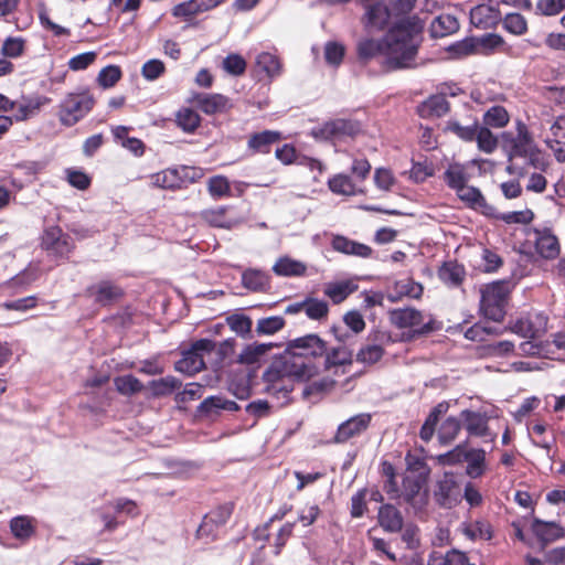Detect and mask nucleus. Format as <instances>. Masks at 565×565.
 <instances>
[{"mask_svg": "<svg viewBox=\"0 0 565 565\" xmlns=\"http://www.w3.org/2000/svg\"><path fill=\"white\" fill-rule=\"evenodd\" d=\"M326 351L327 343L313 333L288 341L284 353L263 373L265 393L281 405L288 403L296 382H306L318 374L319 367L312 359L323 356Z\"/></svg>", "mask_w": 565, "mask_h": 565, "instance_id": "obj_1", "label": "nucleus"}, {"mask_svg": "<svg viewBox=\"0 0 565 565\" xmlns=\"http://www.w3.org/2000/svg\"><path fill=\"white\" fill-rule=\"evenodd\" d=\"M424 29L423 21L416 17L398 20L382 40L363 39L358 42L356 53L361 62L386 55V64L391 70L412 66L419 45V36Z\"/></svg>", "mask_w": 565, "mask_h": 565, "instance_id": "obj_2", "label": "nucleus"}, {"mask_svg": "<svg viewBox=\"0 0 565 565\" xmlns=\"http://www.w3.org/2000/svg\"><path fill=\"white\" fill-rule=\"evenodd\" d=\"M390 321L398 329H409L405 334L406 340L417 339L419 337L428 335L441 328L440 322H437L431 316H426L418 309L406 307L396 308L388 312Z\"/></svg>", "mask_w": 565, "mask_h": 565, "instance_id": "obj_3", "label": "nucleus"}, {"mask_svg": "<svg viewBox=\"0 0 565 565\" xmlns=\"http://www.w3.org/2000/svg\"><path fill=\"white\" fill-rule=\"evenodd\" d=\"M95 98L88 90L68 93L58 106L62 125L72 127L83 119L94 107Z\"/></svg>", "mask_w": 565, "mask_h": 565, "instance_id": "obj_4", "label": "nucleus"}, {"mask_svg": "<svg viewBox=\"0 0 565 565\" xmlns=\"http://www.w3.org/2000/svg\"><path fill=\"white\" fill-rule=\"evenodd\" d=\"M508 287L503 281L487 285L481 291L480 308L486 318L500 322L505 316Z\"/></svg>", "mask_w": 565, "mask_h": 565, "instance_id": "obj_5", "label": "nucleus"}, {"mask_svg": "<svg viewBox=\"0 0 565 565\" xmlns=\"http://www.w3.org/2000/svg\"><path fill=\"white\" fill-rule=\"evenodd\" d=\"M516 129V135L511 131H504L501 135V147L508 154L509 160L524 158L535 146L527 127L523 122L519 121Z\"/></svg>", "mask_w": 565, "mask_h": 565, "instance_id": "obj_6", "label": "nucleus"}, {"mask_svg": "<svg viewBox=\"0 0 565 565\" xmlns=\"http://www.w3.org/2000/svg\"><path fill=\"white\" fill-rule=\"evenodd\" d=\"M362 131V125L354 119L338 118L324 122L312 131L316 138L323 140H341L347 137L354 138Z\"/></svg>", "mask_w": 565, "mask_h": 565, "instance_id": "obj_7", "label": "nucleus"}, {"mask_svg": "<svg viewBox=\"0 0 565 565\" xmlns=\"http://www.w3.org/2000/svg\"><path fill=\"white\" fill-rule=\"evenodd\" d=\"M232 513L233 507L224 504L205 514L196 531L198 537L205 540V543L218 539L222 527L226 524Z\"/></svg>", "mask_w": 565, "mask_h": 565, "instance_id": "obj_8", "label": "nucleus"}, {"mask_svg": "<svg viewBox=\"0 0 565 565\" xmlns=\"http://www.w3.org/2000/svg\"><path fill=\"white\" fill-rule=\"evenodd\" d=\"M41 246L50 256L57 259H67L74 249L72 238L58 226H50L44 231Z\"/></svg>", "mask_w": 565, "mask_h": 565, "instance_id": "obj_9", "label": "nucleus"}, {"mask_svg": "<svg viewBox=\"0 0 565 565\" xmlns=\"http://www.w3.org/2000/svg\"><path fill=\"white\" fill-rule=\"evenodd\" d=\"M84 295L87 298H92L94 303L100 307H108L124 296V290L115 281L104 279L87 286Z\"/></svg>", "mask_w": 565, "mask_h": 565, "instance_id": "obj_10", "label": "nucleus"}, {"mask_svg": "<svg viewBox=\"0 0 565 565\" xmlns=\"http://www.w3.org/2000/svg\"><path fill=\"white\" fill-rule=\"evenodd\" d=\"M460 417L469 436L490 438V440L495 438V434H492L489 427L490 416L486 412L463 409L460 412Z\"/></svg>", "mask_w": 565, "mask_h": 565, "instance_id": "obj_11", "label": "nucleus"}, {"mask_svg": "<svg viewBox=\"0 0 565 565\" xmlns=\"http://www.w3.org/2000/svg\"><path fill=\"white\" fill-rule=\"evenodd\" d=\"M372 416L369 413H361L341 423L333 437L337 444H344L351 438L363 434L371 424Z\"/></svg>", "mask_w": 565, "mask_h": 565, "instance_id": "obj_12", "label": "nucleus"}, {"mask_svg": "<svg viewBox=\"0 0 565 565\" xmlns=\"http://www.w3.org/2000/svg\"><path fill=\"white\" fill-rule=\"evenodd\" d=\"M456 194L468 207L479 211L484 216L497 215V209L487 202L478 188L466 184L460 191H456Z\"/></svg>", "mask_w": 565, "mask_h": 565, "instance_id": "obj_13", "label": "nucleus"}, {"mask_svg": "<svg viewBox=\"0 0 565 565\" xmlns=\"http://www.w3.org/2000/svg\"><path fill=\"white\" fill-rule=\"evenodd\" d=\"M457 482L452 472H445L440 479L437 480L434 489V499L441 508H451L458 501L457 499Z\"/></svg>", "mask_w": 565, "mask_h": 565, "instance_id": "obj_14", "label": "nucleus"}, {"mask_svg": "<svg viewBox=\"0 0 565 565\" xmlns=\"http://www.w3.org/2000/svg\"><path fill=\"white\" fill-rule=\"evenodd\" d=\"M391 20V12L385 1L366 6L364 26L369 32L384 30Z\"/></svg>", "mask_w": 565, "mask_h": 565, "instance_id": "obj_15", "label": "nucleus"}, {"mask_svg": "<svg viewBox=\"0 0 565 565\" xmlns=\"http://www.w3.org/2000/svg\"><path fill=\"white\" fill-rule=\"evenodd\" d=\"M531 530L543 545L565 536V530L559 523L555 521H543L539 518H533Z\"/></svg>", "mask_w": 565, "mask_h": 565, "instance_id": "obj_16", "label": "nucleus"}, {"mask_svg": "<svg viewBox=\"0 0 565 565\" xmlns=\"http://www.w3.org/2000/svg\"><path fill=\"white\" fill-rule=\"evenodd\" d=\"M281 138V132L276 130L255 132L248 137L247 149L252 153L267 154L271 151L273 146L278 143Z\"/></svg>", "mask_w": 565, "mask_h": 565, "instance_id": "obj_17", "label": "nucleus"}, {"mask_svg": "<svg viewBox=\"0 0 565 565\" xmlns=\"http://www.w3.org/2000/svg\"><path fill=\"white\" fill-rule=\"evenodd\" d=\"M239 406L236 402L227 399L222 395L209 396L198 406V413L201 416L214 417L222 411L236 412Z\"/></svg>", "mask_w": 565, "mask_h": 565, "instance_id": "obj_18", "label": "nucleus"}, {"mask_svg": "<svg viewBox=\"0 0 565 565\" xmlns=\"http://www.w3.org/2000/svg\"><path fill=\"white\" fill-rule=\"evenodd\" d=\"M379 523L388 533H397L403 530L404 519L401 511L393 504H383L379 509Z\"/></svg>", "mask_w": 565, "mask_h": 565, "instance_id": "obj_19", "label": "nucleus"}, {"mask_svg": "<svg viewBox=\"0 0 565 565\" xmlns=\"http://www.w3.org/2000/svg\"><path fill=\"white\" fill-rule=\"evenodd\" d=\"M449 110L450 105L443 94L428 97L417 107V113L423 118H439L448 114Z\"/></svg>", "mask_w": 565, "mask_h": 565, "instance_id": "obj_20", "label": "nucleus"}, {"mask_svg": "<svg viewBox=\"0 0 565 565\" xmlns=\"http://www.w3.org/2000/svg\"><path fill=\"white\" fill-rule=\"evenodd\" d=\"M534 233L537 253L546 259L557 257L559 253V245L556 236L552 234L551 230H535Z\"/></svg>", "mask_w": 565, "mask_h": 565, "instance_id": "obj_21", "label": "nucleus"}, {"mask_svg": "<svg viewBox=\"0 0 565 565\" xmlns=\"http://www.w3.org/2000/svg\"><path fill=\"white\" fill-rule=\"evenodd\" d=\"M198 108L206 115L223 113L228 106V98L221 94L201 93L194 97Z\"/></svg>", "mask_w": 565, "mask_h": 565, "instance_id": "obj_22", "label": "nucleus"}, {"mask_svg": "<svg viewBox=\"0 0 565 565\" xmlns=\"http://www.w3.org/2000/svg\"><path fill=\"white\" fill-rule=\"evenodd\" d=\"M242 285L254 292H265L270 288L268 273L256 268H247L242 273Z\"/></svg>", "mask_w": 565, "mask_h": 565, "instance_id": "obj_23", "label": "nucleus"}, {"mask_svg": "<svg viewBox=\"0 0 565 565\" xmlns=\"http://www.w3.org/2000/svg\"><path fill=\"white\" fill-rule=\"evenodd\" d=\"M332 247L339 253L362 258H367L372 254V248L370 246L352 241L342 235H337L333 237Z\"/></svg>", "mask_w": 565, "mask_h": 565, "instance_id": "obj_24", "label": "nucleus"}, {"mask_svg": "<svg viewBox=\"0 0 565 565\" xmlns=\"http://www.w3.org/2000/svg\"><path fill=\"white\" fill-rule=\"evenodd\" d=\"M252 374L246 371L235 372L230 376L227 390L238 399H246L252 393Z\"/></svg>", "mask_w": 565, "mask_h": 565, "instance_id": "obj_25", "label": "nucleus"}, {"mask_svg": "<svg viewBox=\"0 0 565 565\" xmlns=\"http://www.w3.org/2000/svg\"><path fill=\"white\" fill-rule=\"evenodd\" d=\"M470 22L478 29H490L498 22V12L487 4L476 6L470 11Z\"/></svg>", "mask_w": 565, "mask_h": 565, "instance_id": "obj_26", "label": "nucleus"}, {"mask_svg": "<svg viewBox=\"0 0 565 565\" xmlns=\"http://www.w3.org/2000/svg\"><path fill=\"white\" fill-rule=\"evenodd\" d=\"M439 279L449 287H459L466 277V269L457 262H446L438 269Z\"/></svg>", "mask_w": 565, "mask_h": 565, "instance_id": "obj_27", "label": "nucleus"}, {"mask_svg": "<svg viewBox=\"0 0 565 565\" xmlns=\"http://www.w3.org/2000/svg\"><path fill=\"white\" fill-rule=\"evenodd\" d=\"M273 271L281 277H301L306 275L307 265L300 260L284 256L277 259Z\"/></svg>", "mask_w": 565, "mask_h": 565, "instance_id": "obj_28", "label": "nucleus"}, {"mask_svg": "<svg viewBox=\"0 0 565 565\" xmlns=\"http://www.w3.org/2000/svg\"><path fill=\"white\" fill-rule=\"evenodd\" d=\"M277 347L275 343H252L245 347V349L238 355V362L246 365H253L264 361L268 351Z\"/></svg>", "mask_w": 565, "mask_h": 565, "instance_id": "obj_29", "label": "nucleus"}, {"mask_svg": "<svg viewBox=\"0 0 565 565\" xmlns=\"http://www.w3.org/2000/svg\"><path fill=\"white\" fill-rule=\"evenodd\" d=\"M448 409H449V404L444 401V402L438 403L430 411V413L426 417L424 424L422 425V428L419 431V437L422 440L428 443L433 438L440 416L445 415L448 412Z\"/></svg>", "mask_w": 565, "mask_h": 565, "instance_id": "obj_30", "label": "nucleus"}, {"mask_svg": "<svg viewBox=\"0 0 565 565\" xmlns=\"http://www.w3.org/2000/svg\"><path fill=\"white\" fill-rule=\"evenodd\" d=\"M204 367L203 356L195 353L192 349L183 351L182 358L174 365L175 371L188 375L199 373Z\"/></svg>", "mask_w": 565, "mask_h": 565, "instance_id": "obj_31", "label": "nucleus"}, {"mask_svg": "<svg viewBox=\"0 0 565 565\" xmlns=\"http://www.w3.org/2000/svg\"><path fill=\"white\" fill-rule=\"evenodd\" d=\"M461 417L449 416L440 424L437 430L438 441L443 446H449L459 435L462 428Z\"/></svg>", "mask_w": 565, "mask_h": 565, "instance_id": "obj_32", "label": "nucleus"}, {"mask_svg": "<svg viewBox=\"0 0 565 565\" xmlns=\"http://www.w3.org/2000/svg\"><path fill=\"white\" fill-rule=\"evenodd\" d=\"M423 294V286L413 280L396 281L394 287L387 292V299L391 302H396L402 297L407 296L412 298H419Z\"/></svg>", "mask_w": 565, "mask_h": 565, "instance_id": "obj_33", "label": "nucleus"}, {"mask_svg": "<svg viewBox=\"0 0 565 565\" xmlns=\"http://www.w3.org/2000/svg\"><path fill=\"white\" fill-rule=\"evenodd\" d=\"M459 29V22L455 15L440 14L436 17L430 24V34L433 38H444L455 33Z\"/></svg>", "mask_w": 565, "mask_h": 565, "instance_id": "obj_34", "label": "nucleus"}, {"mask_svg": "<svg viewBox=\"0 0 565 565\" xmlns=\"http://www.w3.org/2000/svg\"><path fill=\"white\" fill-rule=\"evenodd\" d=\"M443 178L445 183L455 192L460 191V188L466 185L470 179L465 167L459 163L449 164Z\"/></svg>", "mask_w": 565, "mask_h": 565, "instance_id": "obj_35", "label": "nucleus"}, {"mask_svg": "<svg viewBox=\"0 0 565 565\" xmlns=\"http://www.w3.org/2000/svg\"><path fill=\"white\" fill-rule=\"evenodd\" d=\"M324 367L330 370L333 366L352 364L353 352L347 345H338L324 353Z\"/></svg>", "mask_w": 565, "mask_h": 565, "instance_id": "obj_36", "label": "nucleus"}, {"mask_svg": "<svg viewBox=\"0 0 565 565\" xmlns=\"http://www.w3.org/2000/svg\"><path fill=\"white\" fill-rule=\"evenodd\" d=\"M466 473L470 478H479L484 472L486 451L483 449H469L466 454Z\"/></svg>", "mask_w": 565, "mask_h": 565, "instance_id": "obj_37", "label": "nucleus"}, {"mask_svg": "<svg viewBox=\"0 0 565 565\" xmlns=\"http://www.w3.org/2000/svg\"><path fill=\"white\" fill-rule=\"evenodd\" d=\"M151 179L156 186L170 190L179 189L183 183V179L177 169H166L154 173Z\"/></svg>", "mask_w": 565, "mask_h": 565, "instance_id": "obj_38", "label": "nucleus"}, {"mask_svg": "<svg viewBox=\"0 0 565 565\" xmlns=\"http://www.w3.org/2000/svg\"><path fill=\"white\" fill-rule=\"evenodd\" d=\"M182 385L181 381L174 376H166L159 380H152L149 382L152 396L162 397L172 394L175 390Z\"/></svg>", "mask_w": 565, "mask_h": 565, "instance_id": "obj_39", "label": "nucleus"}, {"mask_svg": "<svg viewBox=\"0 0 565 565\" xmlns=\"http://www.w3.org/2000/svg\"><path fill=\"white\" fill-rule=\"evenodd\" d=\"M478 126L477 120H471V124L463 126L457 119H450L446 124L445 131L456 135L463 141H473L477 136Z\"/></svg>", "mask_w": 565, "mask_h": 565, "instance_id": "obj_40", "label": "nucleus"}, {"mask_svg": "<svg viewBox=\"0 0 565 565\" xmlns=\"http://www.w3.org/2000/svg\"><path fill=\"white\" fill-rule=\"evenodd\" d=\"M303 305L305 313L310 320L322 321L327 319L329 313V305L327 301L307 297L303 299Z\"/></svg>", "mask_w": 565, "mask_h": 565, "instance_id": "obj_41", "label": "nucleus"}, {"mask_svg": "<svg viewBox=\"0 0 565 565\" xmlns=\"http://www.w3.org/2000/svg\"><path fill=\"white\" fill-rule=\"evenodd\" d=\"M116 390L125 396H132L143 390V384L134 375H122L115 379Z\"/></svg>", "mask_w": 565, "mask_h": 565, "instance_id": "obj_42", "label": "nucleus"}, {"mask_svg": "<svg viewBox=\"0 0 565 565\" xmlns=\"http://www.w3.org/2000/svg\"><path fill=\"white\" fill-rule=\"evenodd\" d=\"M354 288L351 287L349 282H335L328 284L324 287V295L329 297L334 305H339L343 302L352 292Z\"/></svg>", "mask_w": 565, "mask_h": 565, "instance_id": "obj_43", "label": "nucleus"}, {"mask_svg": "<svg viewBox=\"0 0 565 565\" xmlns=\"http://www.w3.org/2000/svg\"><path fill=\"white\" fill-rule=\"evenodd\" d=\"M256 65L270 77L279 75L281 71L279 58L268 52H262L257 55Z\"/></svg>", "mask_w": 565, "mask_h": 565, "instance_id": "obj_44", "label": "nucleus"}, {"mask_svg": "<svg viewBox=\"0 0 565 565\" xmlns=\"http://www.w3.org/2000/svg\"><path fill=\"white\" fill-rule=\"evenodd\" d=\"M285 319L279 316L262 318L257 321L255 332L257 335H271L285 327Z\"/></svg>", "mask_w": 565, "mask_h": 565, "instance_id": "obj_45", "label": "nucleus"}, {"mask_svg": "<svg viewBox=\"0 0 565 565\" xmlns=\"http://www.w3.org/2000/svg\"><path fill=\"white\" fill-rule=\"evenodd\" d=\"M511 331L521 335L522 338L535 339L541 335L544 329L536 327L535 323L529 318H520L513 323Z\"/></svg>", "mask_w": 565, "mask_h": 565, "instance_id": "obj_46", "label": "nucleus"}, {"mask_svg": "<svg viewBox=\"0 0 565 565\" xmlns=\"http://www.w3.org/2000/svg\"><path fill=\"white\" fill-rule=\"evenodd\" d=\"M509 122V115L504 107L492 106L483 115L486 127L502 128Z\"/></svg>", "mask_w": 565, "mask_h": 565, "instance_id": "obj_47", "label": "nucleus"}, {"mask_svg": "<svg viewBox=\"0 0 565 565\" xmlns=\"http://www.w3.org/2000/svg\"><path fill=\"white\" fill-rule=\"evenodd\" d=\"M226 206H218L215 209H207L202 211V218L212 226L230 227L231 222L226 217Z\"/></svg>", "mask_w": 565, "mask_h": 565, "instance_id": "obj_48", "label": "nucleus"}, {"mask_svg": "<svg viewBox=\"0 0 565 565\" xmlns=\"http://www.w3.org/2000/svg\"><path fill=\"white\" fill-rule=\"evenodd\" d=\"M489 217L501 220L507 224H529L533 221L534 213L529 209L508 213H499L497 211V215H489Z\"/></svg>", "mask_w": 565, "mask_h": 565, "instance_id": "obj_49", "label": "nucleus"}, {"mask_svg": "<svg viewBox=\"0 0 565 565\" xmlns=\"http://www.w3.org/2000/svg\"><path fill=\"white\" fill-rule=\"evenodd\" d=\"M475 140H477L478 148L486 153H492L498 147V138L486 126H478Z\"/></svg>", "mask_w": 565, "mask_h": 565, "instance_id": "obj_50", "label": "nucleus"}, {"mask_svg": "<svg viewBox=\"0 0 565 565\" xmlns=\"http://www.w3.org/2000/svg\"><path fill=\"white\" fill-rule=\"evenodd\" d=\"M200 116L191 108L181 109L177 114V122L185 132H193L200 125Z\"/></svg>", "mask_w": 565, "mask_h": 565, "instance_id": "obj_51", "label": "nucleus"}, {"mask_svg": "<svg viewBox=\"0 0 565 565\" xmlns=\"http://www.w3.org/2000/svg\"><path fill=\"white\" fill-rule=\"evenodd\" d=\"M328 184L329 189L335 194L352 195L355 192L351 178L345 174L334 175L329 180Z\"/></svg>", "mask_w": 565, "mask_h": 565, "instance_id": "obj_52", "label": "nucleus"}, {"mask_svg": "<svg viewBox=\"0 0 565 565\" xmlns=\"http://www.w3.org/2000/svg\"><path fill=\"white\" fill-rule=\"evenodd\" d=\"M463 533L470 540H490L492 537L490 524L478 520L465 526Z\"/></svg>", "mask_w": 565, "mask_h": 565, "instance_id": "obj_53", "label": "nucleus"}, {"mask_svg": "<svg viewBox=\"0 0 565 565\" xmlns=\"http://www.w3.org/2000/svg\"><path fill=\"white\" fill-rule=\"evenodd\" d=\"M207 191L214 199L227 196L231 193L230 182L223 175H214L207 180Z\"/></svg>", "mask_w": 565, "mask_h": 565, "instance_id": "obj_54", "label": "nucleus"}, {"mask_svg": "<svg viewBox=\"0 0 565 565\" xmlns=\"http://www.w3.org/2000/svg\"><path fill=\"white\" fill-rule=\"evenodd\" d=\"M12 534L18 539H28L33 532L34 527L28 516H15L10 522Z\"/></svg>", "mask_w": 565, "mask_h": 565, "instance_id": "obj_55", "label": "nucleus"}, {"mask_svg": "<svg viewBox=\"0 0 565 565\" xmlns=\"http://www.w3.org/2000/svg\"><path fill=\"white\" fill-rule=\"evenodd\" d=\"M121 78V70L117 65H108L100 70L97 83L103 88L113 87Z\"/></svg>", "mask_w": 565, "mask_h": 565, "instance_id": "obj_56", "label": "nucleus"}, {"mask_svg": "<svg viewBox=\"0 0 565 565\" xmlns=\"http://www.w3.org/2000/svg\"><path fill=\"white\" fill-rule=\"evenodd\" d=\"M230 328L239 335L248 334L252 331V319L245 315L234 313L226 318Z\"/></svg>", "mask_w": 565, "mask_h": 565, "instance_id": "obj_57", "label": "nucleus"}, {"mask_svg": "<svg viewBox=\"0 0 565 565\" xmlns=\"http://www.w3.org/2000/svg\"><path fill=\"white\" fill-rule=\"evenodd\" d=\"M383 354L384 350L381 345L369 344L360 349L356 361L364 364H374L382 359Z\"/></svg>", "mask_w": 565, "mask_h": 565, "instance_id": "obj_58", "label": "nucleus"}, {"mask_svg": "<svg viewBox=\"0 0 565 565\" xmlns=\"http://www.w3.org/2000/svg\"><path fill=\"white\" fill-rule=\"evenodd\" d=\"M504 28L512 34L521 35L526 32L527 25L520 13H508L503 20Z\"/></svg>", "mask_w": 565, "mask_h": 565, "instance_id": "obj_59", "label": "nucleus"}, {"mask_svg": "<svg viewBox=\"0 0 565 565\" xmlns=\"http://www.w3.org/2000/svg\"><path fill=\"white\" fill-rule=\"evenodd\" d=\"M468 440H465L463 443L457 445L454 449L450 451L439 456V461L445 465H457L466 459Z\"/></svg>", "mask_w": 565, "mask_h": 565, "instance_id": "obj_60", "label": "nucleus"}, {"mask_svg": "<svg viewBox=\"0 0 565 565\" xmlns=\"http://www.w3.org/2000/svg\"><path fill=\"white\" fill-rule=\"evenodd\" d=\"M345 49L338 42H328L324 46V58L330 65L338 66L341 64Z\"/></svg>", "mask_w": 565, "mask_h": 565, "instance_id": "obj_61", "label": "nucleus"}, {"mask_svg": "<svg viewBox=\"0 0 565 565\" xmlns=\"http://www.w3.org/2000/svg\"><path fill=\"white\" fill-rule=\"evenodd\" d=\"M223 68L231 75L239 76L245 73L246 62L238 54H230L223 61Z\"/></svg>", "mask_w": 565, "mask_h": 565, "instance_id": "obj_62", "label": "nucleus"}, {"mask_svg": "<svg viewBox=\"0 0 565 565\" xmlns=\"http://www.w3.org/2000/svg\"><path fill=\"white\" fill-rule=\"evenodd\" d=\"M24 51V40L21 38H8L1 47L2 55L11 58L19 57Z\"/></svg>", "mask_w": 565, "mask_h": 565, "instance_id": "obj_63", "label": "nucleus"}, {"mask_svg": "<svg viewBox=\"0 0 565 565\" xmlns=\"http://www.w3.org/2000/svg\"><path fill=\"white\" fill-rule=\"evenodd\" d=\"M164 64L162 61L153 58L147 61L141 68L142 76L148 81L159 78L164 72Z\"/></svg>", "mask_w": 565, "mask_h": 565, "instance_id": "obj_64", "label": "nucleus"}]
</instances>
